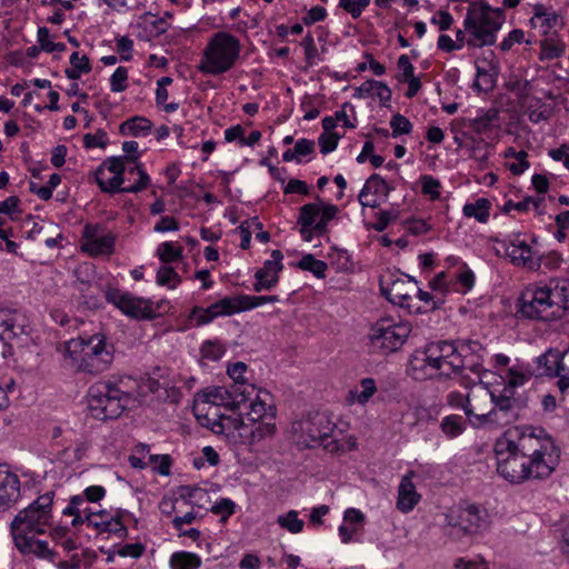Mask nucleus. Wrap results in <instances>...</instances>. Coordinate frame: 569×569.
<instances>
[{
	"label": "nucleus",
	"mask_w": 569,
	"mask_h": 569,
	"mask_svg": "<svg viewBox=\"0 0 569 569\" xmlns=\"http://www.w3.org/2000/svg\"><path fill=\"white\" fill-rule=\"evenodd\" d=\"M495 452L498 473L511 483L549 477L559 458L552 438L541 428H530L517 441L500 439Z\"/></svg>",
	"instance_id": "1"
},
{
	"label": "nucleus",
	"mask_w": 569,
	"mask_h": 569,
	"mask_svg": "<svg viewBox=\"0 0 569 569\" xmlns=\"http://www.w3.org/2000/svg\"><path fill=\"white\" fill-rule=\"evenodd\" d=\"M54 492L48 491L39 496L27 508L20 510L10 523V532L14 547L23 556H36L53 561L54 552L44 540L37 539L53 523L52 506Z\"/></svg>",
	"instance_id": "2"
},
{
	"label": "nucleus",
	"mask_w": 569,
	"mask_h": 569,
	"mask_svg": "<svg viewBox=\"0 0 569 569\" xmlns=\"http://www.w3.org/2000/svg\"><path fill=\"white\" fill-rule=\"evenodd\" d=\"M138 156L112 157L107 159L94 173L96 181L103 192L137 193L147 189L150 177L137 162Z\"/></svg>",
	"instance_id": "3"
},
{
	"label": "nucleus",
	"mask_w": 569,
	"mask_h": 569,
	"mask_svg": "<svg viewBox=\"0 0 569 569\" xmlns=\"http://www.w3.org/2000/svg\"><path fill=\"white\" fill-rule=\"evenodd\" d=\"M66 353L77 371L97 376L110 369L114 346L101 332L81 335L66 343Z\"/></svg>",
	"instance_id": "4"
},
{
	"label": "nucleus",
	"mask_w": 569,
	"mask_h": 569,
	"mask_svg": "<svg viewBox=\"0 0 569 569\" xmlns=\"http://www.w3.org/2000/svg\"><path fill=\"white\" fill-rule=\"evenodd\" d=\"M568 308L569 280L553 279L522 293L520 312L530 319L550 321L561 317Z\"/></svg>",
	"instance_id": "5"
},
{
	"label": "nucleus",
	"mask_w": 569,
	"mask_h": 569,
	"mask_svg": "<svg viewBox=\"0 0 569 569\" xmlns=\"http://www.w3.org/2000/svg\"><path fill=\"white\" fill-rule=\"evenodd\" d=\"M505 16L500 9H493L483 2H472L468 7L463 28L468 33L469 48H483L497 41Z\"/></svg>",
	"instance_id": "6"
},
{
	"label": "nucleus",
	"mask_w": 569,
	"mask_h": 569,
	"mask_svg": "<svg viewBox=\"0 0 569 569\" xmlns=\"http://www.w3.org/2000/svg\"><path fill=\"white\" fill-rule=\"evenodd\" d=\"M241 43L233 34L219 31L208 40L198 70L203 74L220 76L230 71L240 58Z\"/></svg>",
	"instance_id": "7"
},
{
	"label": "nucleus",
	"mask_w": 569,
	"mask_h": 569,
	"mask_svg": "<svg viewBox=\"0 0 569 569\" xmlns=\"http://www.w3.org/2000/svg\"><path fill=\"white\" fill-rule=\"evenodd\" d=\"M335 423L322 412L308 415L291 423L293 441L302 448L322 446L326 450L335 452L339 450L337 441L332 438Z\"/></svg>",
	"instance_id": "8"
},
{
	"label": "nucleus",
	"mask_w": 569,
	"mask_h": 569,
	"mask_svg": "<svg viewBox=\"0 0 569 569\" xmlns=\"http://www.w3.org/2000/svg\"><path fill=\"white\" fill-rule=\"evenodd\" d=\"M279 301L278 296H248L226 297L207 308L193 307L189 320L194 327H201L213 321L218 317L231 316L240 311L250 310L264 303Z\"/></svg>",
	"instance_id": "9"
},
{
	"label": "nucleus",
	"mask_w": 569,
	"mask_h": 569,
	"mask_svg": "<svg viewBox=\"0 0 569 569\" xmlns=\"http://www.w3.org/2000/svg\"><path fill=\"white\" fill-rule=\"evenodd\" d=\"M88 409L99 420L116 419L127 408L130 397L111 381H99L88 390Z\"/></svg>",
	"instance_id": "10"
},
{
	"label": "nucleus",
	"mask_w": 569,
	"mask_h": 569,
	"mask_svg": "<svg viewBox=\"0 0 569 569\" xmlns=\"http://www.w3.org/2000/svg\"><path fill=\"white\" fill-rule=\"evenodd\" d=\"M410 332L409 322L382 317L370 326L367 335L368 346L373 353L390 355L405 345Z\"/></svg>",
	"instance_id": "11"
},
{
	"label": "nucleus",
	"mask_w": 569,
	"mask_h": 569,
	"mask_svg": "<svg viewBox=\"0 0 569 569\" xmlns=\"http://www.w3.org/2000/svg\"><path fill=\"white\" fill-rule=\"evenodd\" d=\"M446 528L451 537L477 535L489 528L490 519L487 509L479 505L461 502L445 515Z\"/></svg>",
	"instance_id": "12"
},
{
	"label": "nucleus",
	"mask_w": 569,
	"mask_h": 569,
	"mask_svg": "<svg viewBox=\"0 0 569 569\" xmlns=\"http://www.w3.org/2000/svg\"><path fill=\"white\" fill-rule=\"evenodd\" d=\"M338 207L322 200L303 204L299 210L297 223L303 241L311 242L313 237L328 233V223L336 218Z\"/></svg>",
	"instance_id": "13"
},
{
	"label": "nucleus",
	"mask_w": 569,
	"mask_h": 569,
	"mask_svg": "<svg viewBox=\"0 0 569 569\" xmlns=\"http://www.w3.org/2000/svg\"><path fill=\"white\" fill-rule=\"evenodd\" d=\"M212 430L216 432H223L226 430L238 431V436L243 443L253 446L267 438L273 437L276 433V423L272 415L269 416L268 420L257 422H247L242 416L227 417L221 415L219 421L212 427Z\"/></svg>",
	"instance_id": "14"
},
{
	"label": "nucleus",
	"mask_w": 569,
	"mask_h": 569,
	"mask_svg": "<svg viewBox=\"0 0 569 569\" xmlns=\"http://www.w3.org/2000/svg\"><path fill=\"white\" fill-rule=\"evenodd\" d=\"M493 392L483 385H476L469 389V401L466 407V416L473 428L491 426L496 421V412L492 411Z\"/></svg>",
	"instance_id": "15"
},
{
	"label": "nucleus",
	"mask_w": 569,
	"mask_h": 569,
	"mask_svg": "<svg viewBox=\"0 0 569 569\" xmlns=\"http://www.w3.org/2000/svg\"><path fill=\"white\" fill-rule=\"evenodd\" d=\"M431 368L439 369V376L449 377L452 373H461L463 369L462 358L459 356L457 342L436 341L427 346Z\"/></svg>",
	"instance_id": "16"
},
{
	"label": "nucleus",
	"mask_w": 569,
	"mask_h": 569,
	"mask_svg": "<svg viewBox=\"0 0 569 569\" xmlns=\"http://www.w3.org/2000/svg\"><path fill=\"white\" fill-rule=\"evenodd\" d=\"M104 298L130 318L151 319L153 316L152 305L149 300L136 297L128 291L110 287L104 291Z\"/></svg>",
	"instance_id": "17"
},
{
	"label": "nucleus",
	"mask_w": 569,
	"mask_h": 569,
	"mask_svg": "<svg viewBox=\"0 0 569 569\" xmlns=\"http://www.w3.org/2000/svg\"><path fill=\"white\" fill-rule=\"evenodd\" d=\"M499 243L513 266L531 271L540 268L542 257L539 256L520 234H511L499 241Z\"/></svg>",
	"instance_id": "18"
},
{
	"label": "nucleus",
	"mask_w": 569,
	"mask_h": 569,
	"mask_svg": "<svg viewBox=\"0 0 569 569\" xmlns=\"http://www.w3.org/2000/svg\"><path fill=\"white\" fill-rule=\"evenodd\" d=\"M382 295L393 305L406 308L409 312H421V307H416L415 291H417V282L409 278H397L391 281H381Z\"/></svg>",
	"instance_id": "19"
},
{
	"label": "nucleus",
	"mask_w": 569,
	"mask_h": 569,
	"mask_svg": "<svg viewBox=\"0 0 569 569\" xmlns=\"http://www.w3.org/2000/svg\"><path fill=\"white\" fill-rule=\"evenodd\" d=\"M283 254L280 250L271 252V259L266 260L263 267L256 271L253 290L260 292L262 290H270L279 281V272L282 270Z\"/></svg>",
	"instance_id": "20"
},
{
	"label": "nucleus",
	"mask_w": 569,
	"mask_h": 569,
	"mask_svg": "<svg viewBox=\"0 0 569 569\" xmlns=\"http://www.w3.org/2000/svg\"><path fill=\"white\" fill-rule=\"evenodd\" d=\"M123 513L124 512L120 510L114 515L106 510L96 511L91 517H89L88 526L93 527L100 532H108L118 538H124L127 537L128 530L122 522Z\"/></svg>",
	"instance_id": "21"
},
{
	"label": "nucleus",
	"mask_w": 569,
	"mask_h": 569,
	"mask_svg": "<svg viewBox=\"0 0 569 569\" xmlns=\"http://www.w3.org/2000/svg\"><path fill=\"white\" fill-rule=\"evenodd\" d=\"M20 497L19 477L9 469L0 468V512L12 508Z\"/></svg>",
	"instance_id": "22"
},
{
	"label": "nucleus",
	"mask_w": 569,
	"mask_h": 569,
	"mask_svg": "<svg viewBox=\"0 0 569 569\" xmlns=\"http://www.w3.org/2000/svg\"><path fill=\"white\" fill-rule=\"evenodd\" d=\"M24 333V316L17 310L0 308V340L12 341Z\"/></svg>",
	"instance_id": "23"
},
{
	"label": "nucleus",
	"mask_w": 569,
	"mask_h": 569,
	"mask_svg": "<svg viewBox=\"0 0 569 569\" xmlns=\"http://www.w3.org/2000/svg\"><path fill=\"white\" fill-rule=\"evenodd\" d=\"M230 391V387H210L203 390L201 393H198V397L202 402L210 403L216 407L223 406L230 410L240 409L242 405H246L243 399L236 397V393Z\"/></svg>",
	"instance_id": "24"
},
{
	"label": "nucleus",
	"mask_w": 569,
	"mask_h": 569,
	"mask_svg": "<svg viewBox=\"0 0 569 569\" xmlns=\"http://www.w3.org/2000/svg\"><path fill=\"white\" fill-rule=\"evenodd\" d=\"M248 371V367L244 362L238 361L228 366L227 373L232 379V385L230 386L231 391L234 392L236 397H240V399L250 400L251 396L256 393V386L249 383L247 378L244 377Z\"/></svg>",
	"instance_id": "25"
},
{
	"label": "nucleus",
	"mask_w": 569,
	"mask_h": 569,
	"mask_svg": "<svg viewBox=\"0 0 569 569\" xmlns=\"http://www.w3.org/2000/svg\"><path fill=\"white\" fill-rule=\"evenodd\" d=\"M268 400H270V393L256 388V393L251 396V399L246 400V403L249 402V411L246 412L244 420L247 422H257L268 420L270 415L274 417L273 408L268 403Z\"/></svg>",
	"instance_id": "26"
},
{
	"label": "nucleus",
	"mask_w": 569,
	"mask_h": 569,
	"mask_svg": "<svg viewBox=\"0 0 569 569\" xmlns=\"http://www.w3.org/2000/svg\"><path fill=\"white\" fill-rule=\"evenodd\" d=\"M412 476V471L408 472L402 477L398 487L397 508L405 513L411 511L420 500V495L417 492L416 487L411 481Z\"/></svg>",
	"instance_id": "27"
},
{
	"label": "nucleus",
	"mask_w": 569,
	"mask_h": 569,
	"mask_svg": "<svg viewBox=\"0 0 569 569\" xmlns=\"http://www.w3.org/2000/svg\"><path fill=\"white\" fill-rule=\"evenodd\" d=\"M391 188L388 183L379 176L372 174L368 178L365 186L362 187L358 200L362 207L377 208L379 202L376 199L369 200V194H383L388 196Z\"/></svg>",
	"instance_id": "28"
},
{
	"label": "nucleus",
	"mask_w": 569,
	"mask_h": 569,
	"mask_svg": "<svg viewBox=\"0 0 569 569\" xmlns=\"http://www.w3.org/2000/svg\"><path fill=\"white\" fill-rule=\"evenodd\" d=\"M429 350L426 347L423 351L416 352L409 362V370L416 380H426L439 376V369L431 368Z\"/></svg>",
	"instance_id": "29"
},
{
	"label": "nucleus",
	"mask_w": 569,
	"mask_h": 569,
	"mask_svg": "<svg viewBox=\"0 0 569 569\" xmlns=\"http://www.w3.org/2000/svg\"><path fill=\"white\" fill-rule=\"evenodd\" d=\"M96 511L88 506V502L81 495L72 496L68 506L62 510L63 516H71V526L79 527L84 522H89V517Z\"/></svg>",
	"instance_id": "30"
},
{
	"label": "nucleus",
	"mask_w": 569,
	"mask_h": 569,
	"mask_svg": "<svg viewBox=\"0 0 569 569\" xmlns=\"http://www.w3.org/2000/svg\"><path fill=\"white\" fill-rule=\"evenodd\" d=\"M517 400L503 399L493 393L492 411L496 412V421H491V426H505L516 420L515 411Z\"/></svg>",
	"instance_id": "31"
},
{
	"label": "nucleus",
	"mask_w": 569,
	"mask_h": 569,
	"mask_svg": "<svg viewBox=\"0 0 569 569\" xmlns=\"http://www.w3.org/2000/svg\"><path fill=\"white\" fill-rule=\"evenodd\" d=\"M178 495L184 502L201 509L207 508L210 502L208 491L198 486H180L178 487Z\"/></svg>",
	"instance_id": "32"
},
{
	"label": "nucleus",
	"mask_w": 569,
	"mask_h": 569,
	"mask_svg": "<svg viewBox=\"0 0 569 569\" xmlns=\"http://www.w3.org/2000/svg\"><path fill=\"white\" fill-rule=\"evenodd\" d=\"M116 237L112 233H106L90 241H84L81 246L82 251L92 257L100 254H110L114 248Z\"/></svg>",
	"instance_id": "33"
},
{
	"label": "nucleus",
	"mask_w": 569,
	"mask_h": 569,
	"mask_svg": "<svg viewBox=\"0 0 569 569\" xmlns=\"http://www.w3.org/2000/svg\"><path fill=\"white\" fill-rule=\"evenodd\" d=\"M152 123L143 117H132L121 123L120 133L122 136H147L151 131Z\"/></svg>",
	"instance_id": "34"
},
{
	"label": "nucleus",
	"mask_w": 569,
	"mask_h": 569,
	"mask_svg": "<svg viewBox=\"0 0 569 569\" xmlns=\"http://www.w3.org/2000/svg\"><path fill=\"white\" fill-rule=\"evenodd\" d=\"M200 566L201 558L192 552L177 551L170 558L171 569H199Z\"/></svg>",
	"instance_id": "35"
},
{
	"label": "nucleus",
	"mask_w": 569,
	"mask_h": 569,
	"mask_svg": "<svg viewBox=\"0 0 569 569\" xmlns=\"http://www.w3.org/2000/svg\"><path fill=\"white\" fill-rule=\"evenodd\" d=\"M490 202L480 198L471 203L463 206V214L468 218H475L477 221L485 223L489 219Z\"/></svg>",
	"instance_id": "36"
},
{
	"label": "nucleus",
	"mask_w": 569,
	"mask_h": 569,
	"mask_svg": "<svg viewBox=\"0 0 569 569\" xmlns=\"http://www.w3.org/2000/svg\"><path fill=\"white\" fill-rule=\"evenodd\" d=\"M539 375L548 377H558V350H548L537 358Z\"/></svg>",
	"instance_id": "37"
},
{
	"label": "nucleus",
	"mask_w": 569,
	"mask_h": 569,
	"mask_svg": "<svg viewBox=\"0 0 569 569\" xmlns=\"http://www.w3.org/2000/svg\"><path fill=\"white\" fill-rule=\"evenodd\" d=\"M297 266L301 270L310 271L319 279H323L326 277V271L328 269V264L325 261L316 259L311 253L305 254L298 261Z\"/></svg>",
	"instance_id": "38"
},
{
	"label": "nucleus",
	"mask_w": 569,
	"mask_h": 569,
	"mask_svg": "<svg viewBox=\"0 0 569 569\" xmlns=\"http://www.w3.org/2000/svg\"><path fill=\"white\" fill-rule=\"evenodd\" d=\"M298 511L290 510L283 515L278 516L277 523L280 528L289 531L290 533H300L303 530L305 522L302 519H299Z\"/></svg>",
	"instance_id": "39"
},
{
	"label": "nucleus",
	"mask_w": 569,
	"mask_h": 569,
	"mask_svg": "<svg viewBox=\"0 0 569 569\" xmlns=\"http://www.w3.org/2000/svg\"><path fill=\"white\" fill-rule=\"evenodd\" d=\"M442 432L449 438H456L460 436L466 427L461 416L450 415L442 419L440 423Z\"/></svg>",
	"instance_id": "40"
},
{
	"label": "nucleus",
	"mask_w": 569,
	"mask_h": 569,
	"mask_svg": "<svg viewBox=\"0 0 569 569\" xmlns=\"http://www.w3.org/2000/svg\"><path fill=\"white\" fill-rule=\"evenodd\" d=\"M360 391H350V397L355 402L366 405L377 392L376 382L372 378H363L360 381Z\"/></svg>",
	"instance_id": "41"
},
{
	"label": "nucleus",
	"mask_w": 569,
	"mask_h": 569,
	"mask_svg": "<svg viewBox=\"0 0 569 569\" xmlns=\"http://www.w3.org/2000/svg\"><path fill=\"white\" fill-rule=\"evenodd\" d=\"M157 254L163 263L174 262L182 258V248L174 246L173 242L166 241L159 244Z\"/></svg>",
	"instance_id": "42"
},
{
	"label": "nucleus",
	"mask_w": 569,
	"mask_h": 569,
	"mask_svg": "<svg viewBox=\"0 0 569 569\" xmlns=\"http://www.w3.org/2000/svg\"><path fill=\"white\" fill-rule=\"evenodd\" d=\"M558 387L563 392L569 388V349L558 351Z\"/></svg>",
	"instance_id": "43"
},
{
	"label": "nucleus",
	"mask_w": 569,
	"mask_h": 569,
	"mask_svg": "<svg viewBox=\"0 0 569 569\" xmlns=\"http://www.w3.org/2000/svg\"><path fill=\"white\" fill-rule=\"evenodd\" d=\"M421 192L428 196L431 200H437L441 194V183L438 179L430 174L420 177Z\"/></svg>",
	"instance_id": "44"
},
{
	"label": "nucleus",
	"mask_w": 569,
	"mask_h": 569,
	"mask_svg": "<svg viewBox=\"0 0 569 569\" xmlns=\"http://www.w3.org/2000/svg\"><path fill=\"white\" fill-rule=\"evenodd\" d=\"M148 465L161 476H169L172 460L169 455H149Z\"/></svg>",
	"instance_id": "45"
},
{
	"label": "nucleus",
	"mask_w": 569,
	"mask_h": 569,
	"mask_svg": "<svg viewBox=\"0 0 569 569\" xmlns=\"http://www.w3.org/2000/svg\"><path fill=\"white\" fill-rule=\"evenodd\" d=\"M180 281V277L172 267L162 266L159 268L157 272L158 284L174 288Z\"/></svg>",
	"instance_id": "46"
},
{
	"label": "nucleus",
	"mask_w": 569,
	"mask_h": 569,
	"mask_svg": "<svg viewBox=\"0 0 569 569\" xmlns=\"http://www.w3.org/2000/svg\"><path fill=\"white\" fill-rule=\"evenodd\" d=\"M38 42L40 43V47L46 52H53V51H64L66 46L61 42H53V40H50V33L49 30L46 27H41L38 30Z\"/></svg>",
	"instance_id": "47"
},
{
	"label": "nucleus",
	"mask_w": 569,
	"mask_h": 569,
	"mask_svg": "<svg viewBox=\"0 0 569 569\" xmlns=\"http://www.w3.org/2000/svg\"><path fill=\"white\" fill-rule=\"evenodd\" d=\"M201 356L203 359L210 361H218L222 358L226 352L224 347L219 342L206 341L201 346Z\"/></svg>",
	"instance_id": "48"
},
{
	"label": "nucleus",
	"mask_w": 569,
	"mask_h": 569,
	"mask_svg": "<svg viewBox=\"0 0 569 569\" xmlns=\"http://www.w3.org/2000/svg\"><path fill=\"white\" fill-rule=\"evenodd\" d=\"M128 87V69L118 67L110 78V89L112 92H122Z\"/></svg>",
	"instance_id": "49"
},
{
	"label": "nucleus",
	"mask_w": 569,
	"mask_h": 569,
	"mask_svg": "<svg viewBox=\"0 0 569 569\" xmlns=\"http://www.w3.org/2000/svg\"><path fill=\"white\" fill-rule=\"evenodd\" d=\"M370 4V0H339V7L350 13L353 19L361 16L362 11Z\"/></svg>",
	"instance_id": "50"
},
{
	"label": "nucleus",
	"mask_w": 569,
	"mask_h": 569,
	"mask_svg": "<svg viewBox=\"0 0 569 569\" xmlns=\"http://www.w3.org/2000/svg\"><path fill=\"white\" fill-rule=\"evenodd\" d=\"M390 127L392 129V137L395 138L399 134H409L412 130L411 122L400 113L392 116Z\"/></svg>",
	"instance_id": "51"
},
{
	"label": "nucleus",
	"mask_w": 569,
	"mask_h": 569,
	"mask_svg": "<svg viewBox=\"0 0 569 569\" xmlns=\"http://www.w3.org/2000/svg\"><path fill=\"white\" fill-rule=\"evenodd\" d=\"M418 298L421 302L425 303L427 310H435L440 308V306L445 302L442 297H439L438 293H430L428 291H423L417 287V291H415V299Z\"/></svg>",
	"instance_id": "52"
},
{
	"label": "nucleus",
	"mask_w": 569,
	"mask_h": 569,
	"mask_svg": "<svg viewBox=\"0 0 569 569\" xmlns=\"http://www.w3.org/2000/svg\"><path fill=\"white\" fill-rule=\"evenodd\" d=\"M457 345L460 358L481 356L483 351L482 345L478 341L461 340L457 341Z\"/></svg>",
	"instance_id": "53"
},
{
	"label": "nucleus",
	"mask_w": 569,
	"mask_h": 569,
	"mask_svg": "<svg viewBox=\"0 0 569 569\" xmlns=\"http://www.w3.org/2000/svg\"><path fill=\"white\" fill-rule=\"evenodd\" d=\"M116 49L120 53L121 60L129 61L132 59L133 41L127 37L121 36L116 38Z\"/></svg>",
	"instance_id": "54"
},
{
	"label": "nucleus",
	"mask_w": 569,
	"mask_h": 569,
	"mask_svg": "<svg viewBox=\"0 0 569 569\" xmlns=\"http://www.w3.org/2000/svg\"><path fill=\"white\" fill-rule=\"evenodd\" d=\"M301 47L305 50L306 61L309 66H313L316 63V59L318 57V49L315 43L313 37L308 33L301 41Z\"/></svg>",
	"instance_id": "55"
},
{
	"label": "nucleus",
	"mask_w": 569,
	"mask_h": 569,
	"mask_svg": "<svg viewBox=\"0 0 569 569\" xmlns=\"http://www.w3.org/2000/svg\"><path fill=\"white\" fill-rule=\"evenodd\" d=\"M447 403L455 409H461L466 413V407L468 406L469 401V391L467 393H462L460 391H450L447 395Z\"/></svg>",
	"instance_id": "56"
},
{
	"label": "nucleus",
	"mask_w": 569,
	"mask_h": 569,
	"mask_svg": "<svg viewBox=\"0 0 569 569\" xmlns=\"http://www.w3.org/2000/svg\"><path fill=\"white\" fill-rule=\"evenodd\" d=\"M531 377V373L517 369L516 367L509 368L507 371L506 380L510 386L519 387L525 385Z\"/></svg>",
	"instance_id": "57"
},
{
	"label": "nucleus",
	"mask_w": 569,
	"mask_h": 569,
	"mask_svg": "<svg viewBox=\"0 0 569 569\" xmlns=\"http://www.w3.org/2000/svg\"><path fill=\"white\" fill-rule=\"evenodd\" d=\"M338 140L339 136L336 133H321L318 139L321 153L327 154L333 151L338 146Z\"/></svg>",
	"instance_id": "58"
},
{
	"label": "nucleus",
	"mask_w": 569,
	"mask_h": 569,
	"mask_svg": "<svg viewBox=\"0 0 569 569\" xmlns=\"http://www.w3.org/2000/svg\"><path fill=\"white\" fill-rule=\"evenodd\" d=\"M83 142L87 148H104L108 143V134L104 131L88 133L83 137Z\"/></svg>",
	"instance_id": "59"
},
{
	"label": "nucleus",
	"mask_w": 569,
	"mask_h": 569,
	"mask_svg": "<svg viewBox=\"0 0 569 569\" xmlns=\"http://www.w3.org/2000/svg\"><path fill=\"white\" fill-rule=\"evenodd\" d=\"M463 363V370H469L477 375L479 378L483 371L482 367V356H476V357H463L462 359Z\"/></svg>",
	"instance_id": "60"
},
{
	"label": "nucleus",
	"mask_w": 569,
	"mask_h": 569,
	"mask_svg": "<svg viewBox=\"0 0 569 569\" xmlns=\"http://www.w3.org/2000/svg\"><path fill=\"white\" fill-rule=\"evenodd\" d=\"M431 23L437 24L441 31H446L451 28L453 18L448 11L440 10L431 18Z\"/></svg>",
	"instance_id": "61"
},
{
	"label": "nucleus",
	"mask_w": 569,
	"mask_h": 569,
	"mask_svg": "<svg viewBox=\"0 0 569 569\" xmlns=\"http://www.w3.org/2000/svg\"><path fill=\"white\" fill-rule=\"evenodd\" d=\"M528 153L523 150L519 151L517 153V158H515V162L509 164V170L513 174H521L525 172L526 169L529 168L530 163L527 160Z\"/></svg>",
	"instance_id": "62"
},
{
	"label": "nucleus",
	"mask_w": 569,
	"mask_h": 569,
	"mask_svg": "<svg viewBox=\"0 0 569 569\" xmlns=\"http://www.w3.org/2000/svg\"><path fill=\"white\" fill-rule=\"evenodd\" d=\"M70 64L80 72L88 73L91 71L89 58L86 54L80 56L77 51L70 56Z\"/></svg>",
	"instance_id": "63"
},
{
	"label": "nucleus",
	"mask_w": 569,
	"mask_h": 569,
	"mask_svg": "<svg viewBox=\"0 0 569 569\" xmlns=\"http://www.w3.org/2000/svg\"><path fill=\"white\" fill-rule=\"evenodd\" d=\"M525 33L520 29H513L509 32L508 37L505 38L500 43V49L502 51H509L515 43H521L523 40Z\"/></svg>",
	"instance_id": "64"
}]
</instances>
